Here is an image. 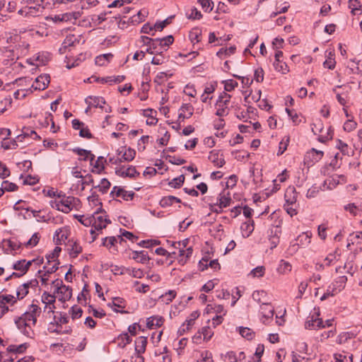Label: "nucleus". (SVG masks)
Instances as JSON below:
<instances>
[{"mask_svg":"<svg viewBox=\"0 0 362 362\" xmlns=\"http://www.w3.org/2000/svg\"><path fill=\"white\" fill-rule=\"evenodd\" d=\"M62 199L57 203V209L64 213H69L76 204L79 202V199L74 197H66L62 192L57 194Z\"/></svg>","mask_w":362,"mask_h":362,"instance_id":"1","label":"nucleus"},{"mask_svg":"<svg viewBox=\"0 0 362 362\" xmlns=\"http://www.w3.org/2000/svg\"><path fill=\"white\" fill-rule=\"evenodd\" d=\"M230 98L231 95L225 92L219 95L216 103V115L217 116L223 117L228 114V111L227 110Z\"/></svg>","mask_w":362,"mask_h":362,"instance_id":"2","label":"nucleus"},{"mask_svg":"<svg viewBox=\"0 0 362 362\" xmlns=\"http://www.w3.org/2000/svg\"><path fill=\"white\" fill-rule=\"evenodd\" d=\"M92 216H94V221L91 223L92 228L90 233L93 235L95 230H100L106 227V224L110 223V221L107 218H103L101 215H99V211H96Z\"/></svg>","mask_w":362,"mask_h":362,"instance_id":"3","label":"nucleus"},{"mask_svg":"<svg viewBox=\"0 0 362 362\" xmlns=\"http://www.w3.org/2000/svg\"><path fill=\"white\" fill-rule=\"evenodd\" d=\"M115 174L122 177L130 178H135L139 175V173L136 170L135 167L132 165L127 169H124V166L116 168Z\"/></svg>","mask_w":362,"mask_h":362,"instance_id":"4","label":"nucleus"},{"mask_svg":"<svg viewBox=\"0 0 362 362\" xmlns=\"http://www.w3.org/2000/svg\"><path fill=\"white\" fill-rule=\"evenodd\" d=\"M319 313H315L312 316L308 317V320L305 323V327L306 329H316L320 327H325L324 322L321 318L318 317Z\"/></svg>","mask_w":362,"mask_h":362,"instance_id":"5","label":"nucleus"},{"mask_svg":"<svg viewBox=\"0 0 362 362\" xmlns=\"http://www.w3.org/2000/svg\"><path fill=\"white\" fill-rule=\"evenodd\" d=\"M49 78L48 74L39 76L35 78V82L32 85V88L35 90H45L49 83Z\"/></svg>","mask_w":362,"mask_h":362,"instance_id":"6","label":"nucleus"},{"mask_svg":"<svg viewBox=\"0 0 362 362\" xmlns=\"http://www.w3.org/2000/svg\"><path fill=\"white\" fill-rule=\"evenodd\" d=\"M124 148H125L124 147H122L117 151L118 155L122 154L121 158H119V159H121V163H122L124 161L129 162V161L133 160L136 156L135 150L133 148H129L127 149H125V151H124Z\"/></svg>","mask_w":362,"mask_h":362,"instance_id":"7","label":"nucleus"},{"mask_svg":"<svg viewBox=\"0 0 362 362\" xmlns=\"http://www.w3.org/2000/svg\"><path fill=\"white\" fill-rule=\"evenodd\" d=\"M55 296L45 291L42 295V301L45 304V310L48 309V313H54L55 308L54 303L55 302Z\"/></svg>","mask_w":362,"mask_h":362,"instance_id":"8","label":"nucleus"},{"mask_svg":"<svg viewBox=\"0 0 362 362\" xmlns=\"http://www.w3.org/2000/svg\"><path fill=\"white\" fill-rule=\"evenodd\" d=\"M324 155L323 151L312 148L310 151L307 152L305 156V162H311L313 163L318 162Z\"/></svg>","mask_w":362,"mask_h":362,"instance_id":"9","label":"nucleus"},{"mask_svg":"<svg viewBox=\"0 0 362 362\" xmlns=\"http://www.w3.org/2000/svg\"><path fill=\"white\" fill-rule=\"evenodd\" d=\"M208 158L218 168L222 167L226 163L223 154L220 155L219 152L216 151H211Z\"/></svg>","mask_w":362,"mask_h":362,"instance_id":"10","label":"nucleus"},{"mask_svg":"<svg viewBox=\"0 0 362 362\" xmlns=\"http://www.w3.org/2000/svg\"><path fill=\"white\" fill-rule=\"evenodd\" d=\"M179 110L180 112L179 113L178 118L183 121L185 119L189 118L193 115L194 107L190 104H182Z\"/></svg>","mask_w":362,"mask_h":362,"instance_id":"11","label":"nucleus"},{"mask_svg":"<svg viewBox=\"0 0 362 362\" xmlns=\"http://www.w3.org/2000/svg\"><path fill=\"white\" fill-rule=\"evenodd\" d=\"M86 104L89 106H93L95 107L103 108L101 104H105V100L103 97L98 96H88L85 99Z\"/></svg>","mask_w":362,"mask_h":362,"instance_id":"12","label":"nucleus"},{"mask_svg":"<svg viewBox=\"0 0 362 362\" xmlns=\"http://www.w3.org/2000/svg\"><path fill=\"white\" fill-rule=\"evenodd\" d=\"M311 235L312 234L310 232L303 233L296 238L295 240L296 243L293 244V246H295L296 245L300 246L308 245L310 243Z\"/></svg>","mask_w":362,"mask_h":362,"instance_id":"13","label":"nucleus"},{"mask_svg":"<svg viewBox=\"0 0 362 362\" xmlns=\"http://www.w3.org/2000/svg\"><path fill=\"white\" fill-rule=\"evenodd\" d=\"M147 344V337H139L135 340V352L138 354L144 353Z\"/></svg>","mask_w":362,"mask_h":362,"instance_id":"14","label":"nucleus"},{"mask_svg":"<svg viewBox=\"0 0 362 362\" xmlns=\"http://www.w3.org/2000/svg\"><path fill=\"white\" fill-rule=\"evenodd\" d=\"M107 160L103 156L98 157V159L93 165V168L91 172L93 173L100 174L105 169L104 163H106Z\"/></svg>","mask_w":362,"mask_h":362,"instance_id":"15","label":"nucleus"},{"mask_svg":"<svg viewBox=\"0 0 362 362\" xmlns=\"http://www.w3.org/2000/svg\"><path fill=\"white\" fill-rule=\"evenodd\" d=\"M230 202L231 198L229 192L226 194L223 191L219 194L218 202L217 203L219 209L227 207L230 205Z\"/></svg>","mask_w":362,"mask_h":362,"instance_id":"16","label":"nucleus"},{"mask_svg":"<svg viewBox=\"0 0 362 362\" xmlns=\"http://www.w3.org/2000/svg\"><path fill=\"white\" fill-rule=\"evenodd\" d=\"M261 310L263 317L267 319H272L274 314V308L269 305L267 302H262L261 305Z\"/></svg>","mask_w":362,"mask_h":362,"instance_id":"17","label":"nucleus"},{"mask_svg":"<svg viewBox=\"0 0 362 362\" xmlns=\"http://www.w3.org/2000/svg\"><path fill=\"white\" fill-rule=\"evenodd\" d=\"M59 291H57V293L60 295L59 300L62 301H65L69 300L71 297V288L69 286H66L64 285L59 288Z\"/></svg>","mask_w":362,"mask_h":362,"instance_id":"18","label":"nucleus"},{"mask_svg":"<svg viewBox=\"0 0 362 362\" xmlns=\"http://www.w3.org/2000/svg\"><path fill=\"white\" fill-rule=\"evenodd\" d=\"M58 264H59V262H57V263H55L54 264H53L51 267L49 268H47V265H45L43 267V269H47L46 272H45V274L41 276V282L42 284H47V281H48V276L49 274L55 272L57 269H58Z\"/></svg>","mask_w":362,"mask_h":362,"instance_id":"19","label":"nucleus"},{"mask_svg":"<svg viewBox=\"0 0 362 362\" xmlns=\"http://www.w3.org/2000/svg\"><path fill=\"white\" fill-rule=\"evenodd\" d=\"M174 202L180 203L181 199L175 196L170 195V196L163 197L160 199L159 204L161 207L165 208V207L173 205V204Z\"/></svg>","mask_w":362,"mask_h":362,"instance_id":"20","label":"nucleus"},{"mask_svg":"<svg viewBox=\"0 0 362 362\" xmlns=\"http://www.w3.org/2000/svg\"><path fill=\"white\" fill-rule=\"evenodd\" d=\"M163 320L161 317L152 316L147 318L146 325L149 329L159 327L163 325Z\"/></svg>","mask_w":362,"mask_h":362,"instance_id":"21","label":"nucleus"},{"mask_svg":"<svg viewBox=\"0 0 362 362\" xmlns=\"http://www.w3.org/2000/svg\"><path fill=\"white\" fill-rule=\"evenodd\" d=\"M148 12L146 9L144 8L140 10L136 16H132L131 19V22L133 24H139L145 21V18L147 17Z\"/></svg>","mask_w":362,"mask_h":362,"instance_id":"22","label":"nucleus"},{"mask_svg":"<svg viewBox=\"0 0 362 362\" xmlns=\"http://www.w3.org/2000/svg\"><path fill=\"white\" fill-rule=\"evenodd\" d=\"M132 259H135L138 262L144 264L147 260H149L150 258L148 256L146 252L142 251H133L132 252Z\"/></svg>","mask_w":362,"mask_h":362,"instance_id":"23","label":"nucleus"},{"mask_svg":"<svg viewBox=\"0 0 362 362\" xmlns=\"http://www.w3.org/2000/svg\"><path fill=\"white\" fill-rule=\"evenodd\" d=\"M69 255L71 257H76L81 252L82 247L76 241H69Z\"/></svg>","mask_w":362,"mask_h":362,"instance_id":"24","label":"nucleus"},{"mask_svg":"<svg viewBox=\"0 0 362 362\" xmlns=\"http://www.w3.org/2000/svg\"><path fill=\"white\" fill-rule=\"evenodd\" d=\"M112 57L113 54L111 53L99 55L95 59V64L100 66H105Z\"/></svg>","mask_w":362,"mask_h":362,"instance_id":"25","label":"nucleus"},{"mask_svg":"<svg viewBox=\"0 0 362 362\" xmlns=\"http://www.w3.org/2000/svg\"><path fill=\"white\" fill-rule=\"evenodd\" d=\"M34 135V139H40V137L37 134V133L32 129H30L29 128H23L22 131V134L17 136L16 139L18 141H22V139H24L28 136H31Z\"/></svg>","mask_w":362,"mask_h":362,"instance_id":"26","label":"nucleus"},{"mask_svg":"<svg viewBox=\"0 0 362 362\" xmlns=\"http://www.w3.org/2000/svg\"><path fill=\"white\" fill-rule=\"evenodd\" d=\"M158 47H160V38L152 39L151 43L149 44V47L146 48V52L150 53L151 54L155 52H158Z\"/></svg>","mask_w":362,"mask_h":362,"instance_id":"27","label":"nucleus"},{"mask_svg":"<svg viewBox=\"0 0 362 362\" xmlns=\"http://www.w3.org/2000/svg\"><path fill=\"white\" fill-rule=\"evenodd\" d=\"M288 193V192H286V193L285 194L286 202V203H288V204L287 205H284V209H286L287 213L291 216H294V215H296L297 214V211H296V210L295 209H293L290 205L293 204L296 202V199L294 197L292 199H287Z\"/></svg>","mask_w":362,"mask_h":362,"instance_id":"28","label":"nucleus"},{"mask_svg":"<svg viewBox=\"0 0 362 362\" xmlns=\"http://www.w3.org/2000/svg\"><path fill=\"white\" fill-rule=\"evenodd\" d=\"M35 60L37 62V66L45 65L49 60V54L48 53H38L35 57Z\"/></svg>","mask_w":362,"mask_h":362,"instance_id":"29","label":"nucleus"},{"mask_svg":"<svg viewBox=\"0 0 362 362\" xmlns=\"http://www.w3.org/2000/svg\"><path fill=\"white\" fill-rule=\"evenodd\" d=\"M27 348H28V345L25 343L20 344L18 346L10 345L7 347V351L10 352V353L22 354L26 350Z\"/></svg>","mask_w":362,"mask_h":362,"instance_id":"30","label":"nucleus"},{"mask_svg":"<svg viewBox=\"0 0 362 362\" xmlns=\"http://www.w3.org/2000/svg\"><path fill=\"white\" fill-rule=\"evenodd\" d=\"M239 334L244 338L247 339V340L252 339L254 337L255 333L252 331L251 329L248 327H240L238 328Z\"/></svg>","mask_w":362,"mask_h":362,"instance_id":"31","label":"nucleus"},{"mask_svg":"<svg viewBox=\"0 0 362 362\" xmlns=\"http://www.w3.org/2000/svg\"><path fill=\"white\" fill-rule=\"evenodd\" d=\"M337 288H336L335 284H332L329 285L326 291V292L321 296L320 300H325L329 296H333L336 293H337Z\"/></svg>","mask_w":362,"mask_h":362,"instance_id":"32","label":"nucleus"},{"mask_svg":"<svg viewBox=\"0 0 362 362\" xmlns=\"http://www.w3.org/2000/svg\"><path fill=\"white\" fill-rule=\"evenodd\" d=\"M202 31L199 28H193L189 34V37L192 43L199 42L200 41V36Z\"/></svg>","mask_w":362,"mask_h":362,"instance_id":"33","label":"nucleus"},{"mask_svg":"<svg viewBox=\"0 0 362 362\" xmlns=\"http://www.w3.org/2000/svg\"><path fill=\"white\" fill-rule=\"evenodd\" d=\"M117 340L119 341L118 345L122 348L125 347L127 344L132 341V339L128 333L126 332L120 334L117 337Z\"/></svg>","mask_w":362,"mask_h":362,"instance_id":"34","label":"nucleus"},{"mask_svg":"<svg viewBox=\"0 0 362 362\" xmlns=\"http://www.w3.org/2000/svg\"><path fill=\"white\" fill-rule=\"evenodd\" d=\"M111 184L108 180L106 178H103L100 181V183L98 185L93 186L94 188H98L99 191L102 193H106L107 190L110 189Z\"/></svg>","mask_w":362,"mask_h":362,"instance_id":"35","label":"nucleus"},{"mask_svg":"<svg viewBox=\"0 0 362 362\" xmlns=\"http://www.w3.org/2000/svg\"><path fill=\"white\" fill-rule=\"evenodd\" d=\"M197 1L206 13L211 12L214 8V4L211 0H197Z\"/></svg>","mask_w":362,"mask_h":362,"instance_id":"36","label":"nucleus"},{"mask_svg":"<svg viewBox=\"0 0 362 362\" xmlns=\"http://www.w3.org/2000/svg\"><path fill=\"white\" fill-rule=\"evenodd\" d=\"M185 182V176L181 175L173 179L168 182V185L173 188H180Z\"/></svg>","mask_w":362,"mask_h":362,"instance_id":"37","label":"nucleus"},{"mask_svg":"<svg viewBox=\"0 0 362 362\" xmlns=\"http://www.w3.org/2000/svg\"><path fill=\"white\" fill-rule=\"evenodd\" d=\"M76 43H78V40L74 35L66 36L62 43L63 48L66 49L68 47L74 46Z\"/></svg>","mask_w":362,"mask_h":362,"instance_id":"38","label":"nucleus"},{"mask_svg":"<svg viewBox=\"0 0 362 362\" xmlns=\"http://www.w3.org/2000/svg\"><path fill=\"white\" fill-rule=\"evenodd\" d=\"M61 250V247H56L52 252L47 254L46 255V258L47 259V264H49L52 261L55 262L56 259L58 258Z\"/></svg>","mask_w":362,"mask_h":362,"instance_id":"39","label":"nucleus"},{"mask_svg":"<svg viewBox=\"0 0 362 362\" xmlns=\"http://www.w3.org/2000/svg\"><path fill=\"white\" fill-rule=\"evenodd\" d=\"M75 218L85 226H89L94 221V216H90L86 217L85 216L75 215Z\"/></svg>","mask_w":362,"mask_h":362,"instance_id":"40","label":"nucleus"},{"mask_svg":"<svg viewBox=\"0 0 362 362\" xmlns=\"http://www.w3.org/2000/svg\"><path fill=\"white\" fill-rule=\"evenodd\" d=\"M349 7L351 9V13L354 15L357 14V11H361V4L358 0H349Z\"/></svg>","mask_w":362,"mask_h":362,"instance_id":"41","label":"nucleus"},{"mask_svg":"<svg viewBox=\"0 0 362 362\" xmlns=\"http://www.w3.org/2000/svg\"><path fill=\"white\" fill-rule=\"evenodd\" d=\"M173 18H174V16H171L163 21L156 22L154 25V29L158 30H162L165 27H166L168 25H169L171 23L172 19Z\"/></svg>","mask_w":362,"mask_h":362,"instance_id":"42","label":"nucleus"},{"mask_svg":"<svg viewBox=\"0 0 362 362\" xmlns=\"http://www.w3.org/2000/svg\"><path fill=\"white\" fill-rule=\"evenodd\" d=\"M176 296V292L173 290H170L168 292H166L165 294L162 295L160 298H161L162 301L165 303H169L171 302Z\"/></svg>","mask_w":362,"mask_h":362,"instance_id":"43","label":"nucleus"},{"mask_svg":"<svg viewBox=\"0 0 362 362\" xmlns=\"http://www.w3.org/2000/svg\"><path fill=\"white\" fill-rule=\"evenodd\" d=\"M28 286L25 284L20 286L17 289V297L19 299H23L28 293Z\"/></svg>","mask_w":362,"mask_h":362,"instance_id":"44","label":"nucleus"},{"mask_svg":"<svg viewBox=\"0 0 362 362\" xmlns=\"http://www.w3.org/2000/svg\"><path fill=\"white\" fill-rule=\"evenodd\" d=\"M193 249L192 247H187L185 250L183 249H180L179 250V255L180 257H185V260L183 261L182 259L180 260V262H182V264L186 262L187 259L190 257L192 255Z\"/></svg>","mask_w":362,"mask_h":362,"instance_id":"45","label":"nucleus"},{"mask_svg":"<svg viewBox=\"0 0 362 362\" xmlns=\"http://www.w3.org/2000/svg\"><path fill=\"white\" fill-rule=\"evenodd\" d=\"M160 242L157 240H141L138 245L141 247L150 248L155 245H160Z\"/></svg>","mask_w":362,"mask_h":362,"instance_id":"46","label":"nucleus"},{"mask_svg":"<svg viewBox=\"0 0 362 362\" xmlns=\"http://www.w3.org/2000/svg\"><path fill=\"white\" fill-rule=\"evenodd\" d=\"M238 86V82L233 79H229V80H226L224 81V89L226 91H228V92L232 91Z\"/></svg>","mask_w":362,"mask_h":362,"instance_id":"47","label":"nucleus"},{"mask_svg":"<svg viewBox=\"0 0 362 362\" xmlns=\"http://www.w3.org/2000/svg\"><path fill=\"white\" fill-rule=\"evenodd\" d=\"M43 9L44 7L41 6L40 4H37L35 6L28 7L27 8L28 11H26L25 16H34L37 12H42Z\"/></svg>","mask_w":362,"mask_h":362,"instance_id":"48","label":"nucleus"},{"mask_svg":"<svg viewBox=\"0 0 362 362\" xmlns=\"http://www.w3.org/2000/svg\"><path fill=\"white\" fill-rule=\"evenodd\" d=\"M266 296L267 293L264 291H255L252 295L253 300L258 303H262V300H264Z\"/></svg>","mask_w":362,"mask_h":362,"instance_id":"49","label":"nucleus"},{"mask_svg":"<svg viewBox=\"0 0 362 362\" xmlns=\"http://www.w3.org/2000/svg\"><path fill=\"white\" fill-rule=\"evenodd\" d=\"M274 66L277 71H281L283 74H286L288 71V66L286 63L279 60V62H274Z\"/></svg>","mask_w":362,"mask_h":362,"instance_id":"50","label":"nucleus"},{"mask_svg":"<svg viewBox=\"0 0 362 362\" xmlns=\"http://www.w3.org/2000/svg\"><path fill=\"white\" fill-rule=\"evenodd\" d=\"M354 334L350 332H342L337 337V342L339 344H344L353 337Z\"/></svg>","mask_w":362,"mask_h":362,"instance_id":"51","label":"nucleus"},{"mask_svg":"<svg viewBox=\"0 0 362 362\" xmlns=\"http://www.w3.org/2000/svg\"><path fill=\"white\" fill-rule=\"evenodd\" d=\"M200 333L203 335L204 340L206 341L209 340L214 335V332L209 327H202Z\"/></svg>","mask_w":362,"mask_h":362,"instance_id":"52","label":"nucleus"},{"mask_svg":"<svg viewBox=\"0 0 362 362\" xmlns=\"http://www.w3.org/2000/svg\"><path fill=\"white\" fill-rule=\"evenodd\" d=\"M1 186L4 192H13L18 188L15 183L9 182L8 181H4Z\"/></svg>","mask_w":362,"mask_h":362,"instance_id":"53","label":"nucleus"},{"mask_svg":"<svg viewBox=\"0 0 362 362\" xmlns=\"http://www.w3.org/2000/svg\"><path fill=\"white\" fill-rule=\"evenodd\" d=\"M4 243L8 248L11 249V250L13 251H16L21 247V244L16 240H5Z\"/></svg>","mask_w":362,"mask_h":362,"instance_id":"54","label":"nucleus"},{"mask_svg":"<svg viewBox=\"0 0 362 362\" xmlns=\"http://www.w3.org/2000/svg\"><path fill=\"white\" fill-rule=\"evenodd\" d=\"M337 147L340 150V151L344 155L349 156V146L346 143L343 142L340 139H338L337 140Z\"/></svg>","mask_w":362,"mask_h":362,"instance_id":"55","label":"nucleus"},{"mask_svg":"<svg viewBox=\"0 0 362 362\" xmlns=\"http://www.w3.org/2000/svg\"><path fill=\"white\" fill-rule=\"evenodd\" d=\"M347 281V278L345 276H339L333 284H336V288H337V292H339L342 288H344L345 284Z\"/></svg>","mask_w":362,"mask_h":362,"instance_id":"56","label":"nucleus"},{"mask_svg":"<svg viewBox=\"0 0 362 362\" xmlns=\"http://www.w3.org/2000/svg\"><path fill=\"white\" fill-rule=\"evenodd\" d=\"M160 48L168 47H169V45L173 44V42L174 41V38H173V35H168L165 37L160 38Z\"/></svg>","mask_w":362,"mask_h":362,"instance_id":"57","label":"nucleus"},{"mask_svg":"<svg viewBox=\"0 0 362 362\" xmlns=\"http://www.w3.org/2000/svg\"><path fill=\"white\" fill-rule=\"evenodd\" d=\"M54 319L57 327H61L62 324L69 322V317L65 314L60 313L59 317L54 316Z\"/></svg>","mask_w":362,"mask_h":362,"instance_id":"58","label":"nucleus"},{"mask_svg":"<svg viewBox=\"0 0 362 362\" xmlns=\"http://www.w3.org/2000/svg\"><path fill=\"white\" fill-rule=\"evenodd\" d=\"M108 305L110 307L114 306L116 308H124V300L119 297L114 298L112 304L109 303Z\"/></svg>","mask_w":362,"mask_h":362,"instance_id":"59","label":"nucleus"},{"mask_svg":"<svg viewBox=\"0 0 362 362\" xmlns=\"http://www.w3.org/2000/svg\"><path fill=\"white\" fill-rule=\"evenodd\" d=\"M357 123L353 119H348L344 124V130L350 132L356 128Z\"/></svg>","mask_w":362,"mask_h":362,"instance_id":"60","label":"nucleus"},{"mask_svg":"<svg viewBox=\"0 0 362 362\" xmlns=\"http://www.w3.org/2000/svg\"><path fill=\"white\" fill-rule=\"evenodd\" d=\"M115 243H117V238L114 236L106 237L103 239V245L107 248H110L112 246H114Z\"/></svg>","mask_w":362,"mask_h":362,"instance_id":"61","label":"nucleus"},{"mask_svg":"<svg viewBox=\"0 0 362 362\" xmlns=\"http://www.w3.org/2000/svg\"><path fill=\"white\" fill-rule=\"evenodd\" d=\"M15 297L12 295H1L0 296V303L6 304V303H16Z\"/></svg>","mask_w":362,"mask_h":362,"instance_id":"62","label":"nucleus"},{"mask_svg":"<svg viewBox=\"0 0 362 362\" xmlns=\"http://www.w3.org/2000/svg\"><path fill=\"white\" fill-rule=\"evenodd\" d=\"M0 38L6 39L7 43H15L19 38L18 35H12L11 33H5Z\"/></svg>","mask_w":362,"mask_h":362,"instance_id":"63","label":"nucleus"},{"mask_svg":"<svg viewBox=\"0 0 362 362\" xmlns=\"http://www.w3.org/2000/svg\"><path fill=\"white\" fill-rule=\"evenodd\" d=\"M291 264L284 260H281L279 264V271L281 273H286L291 270Z\"/></svg>","mask_w":362,"mask_h":362,"instance_id":"64","label":"nucleus"}]
</instances>
